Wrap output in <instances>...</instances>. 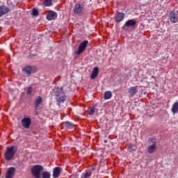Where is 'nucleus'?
Instances as JSON below:
<instances>
[{
    "label": "nucleus",
    "mask_w": 178,
    "mask_h": 178,
    "mask_svg": "<svg viewBox=\"0 0 178 178\" xmlns=\"http://www.w3.org/2000/svg\"><path fill=\"white\" fill-rule=\"evenodd\" d=\"M52 95L55 97L56 101L60 104V102H65L66 101V94L63 92V88L56 86L52 90Z\"/></svg>",
    "instance_id": "obj_1"
},
{
    "label": "nucleus",
    "mask_w": 178,
    "mask_h": 178,
    "mask_svg": "<svg viewBox=\"0 0 178 178\" xmlns=\"http://www.w3.org/2000/svg\"><path fill=\"white\" fill-rule=\"evenodd\" d=\"M16 152H17V146L16 145L8 146L6 147V151L4 154L6 161H12Z\"/></svg>",
    "instance_id": "obj_2"
},
{
    "label": "nucleus",
    "mask_w": 178,
    "mask_h": 178,
    "mask_svg": "<svg viewBox=\"0 0 178 178\" xmlns=\"http://www.w3.org/2000/svg\"><path fill=\"white\" fill-rule=\"evenodd\" d=\"M44 170V167L40 165H33L31 169V175L34 178H41V172Z\"/></svg>",
    "instance_id": "obj_3"
},
{
    "label": "nucleus",
    "mask_w": 178,
    "mask_h": 178,
    "mask_svg": "<svg viewBox=\"0 0 178 178\" xmlns=\"http://www.w3.org/2000/svg\"><path fill=\"white\" fill-rule=\"evenodd\" d=\"M87 45H88V40L82 42L78 48V51H75V54H76V55H81V54H83V52L87 49Z\"/></svg>",
    "instance_id": "obj_4"
},
{
    "label": "nucleus",
    "mask_w": 178,
    "mask_h": 178,
    "mask_svg": "<svg viewBox=\"0 0 178 178\" xmlns=\"http://www.w3.org/2000/svg\"><path fill=\"white\" fill-rule=\"evenodd\" d=\"M170 20L171 23H177L178 22V11L172 10L170 13Z\"/></svg>",
    "instance_id": "obj_5"
},
{
    "label": "nucleus",
    "mask_w": 178,
    "mask_h": 178,
    "mask_svg": "<svg viewBox=\"0 0 178 178\" xmlns=\"http://www.w3.org/2000/svg\"><path fill=\"white\" fill-rule=\"evenodd\" d=\"M21 122L24 129H30V126H31V119L30 118H24Z\"/></svg>",
    "instance_id": "obj_6"
},
{
    "label": "nucleus",
    "mask_w": 178,
    "mask_h": 178,
    "mask_svg": "<svg viewBox=\"0 0 178 178\" xmlns=\"http://www.w3.org/2000/svg\"><path fill=\"white\" fill-rule=\"evenodd\" d=\"M113 19H114L115 23H120L124 19V13L122 12L117 13Z\"/></svg>",
    "instance_id": "obj_7"
},
{
    "label": "nucleus",
    "mask_w": 178,
    "mask_h": 178,
    "mask_svg": "<svg viewBox=\"0 0 178 178\" xmlns=\"http://www.w3.org/2000/svg\"><path fill=\"white\" fill-rule=\"evenodd\" d=\"M16 173V168L14 167H10L8 169L7 172L6 174V178H12Z\"/></svg>",
    "instance_id": "obj_8"
},
{
    "label": "nucleus",
    "mask_w": 178,
    "mask_h": 178,
    "mask_svg": "<svg viewBox=\"0 0 178 178\" xmlns=\"http://www.w3.org/2000/svg\"><path fill=\"white\" fill-rule=\"evenodd\" d=\"M33 66L26 65L22 68V72L26 76H30L31 74V72H33Z\"/></svg>",
    "instance_id": "obj_9"
},
{
    "label": "nucleus",
    "mask_w": 178,
    "mask_h": 178,
    "mask_svg": "<svg viewBox=\"0 0 178 178\" xmlns=\"http://www.w3.org/2000/svg\"><path fill=\"white\" fill-rule=\"evenodd\" d=\"M46 17L47 20H55L58 17V13L54 11H49Z\"/></svg>",
    "instance_id": "obj_10"
},
{
    "label": "nucleus",
    "mask_w": 178,
    "mask_h": 178,
    "mask_svg": "<svg viewBox=\"0 0 178 178\" xmlns=\"http://www.w3.org/2000/svg\"><path fill=\"white\" fill-rule=\"evenodd\" d=\"M83 5L80 3H76L74 8V13L75 15H80L83 12Z\"/></svg>",
    "instance_id": "obj_11"
},
{
    "label": "nucleus",
    "mask_w": 178,
    "mask_h": 178,
    "mask_svg": "<svg viewBox=\"0 0 178 178\" xmlns=\"http://www.w3.org/2000/svg\"><path fill=\"white\" fill-rule=\"evenodd\" d=\"M10 10L6 6H0V17H2L3 15L9 13Z\"/></svg>",
    "instance_id": "obj_12"
},
{
    "label": "nucleus",
    "mask_w": 178,
    "mask_h": 178,
    "mask_svg": "<svg viewBox=\"0 0 178 178\" xmlns=\"http://www.w3.org/2000/svg\"><path fill=\"white\" fill-rule=\"evenodd\" d=\"M137 24V21L134 19H129L125 22V27H134Z\"/></svg>",
    "instance_id": "obj_13"
},
{
    "label": "nucleus",
    "mask_w": 178,
    "mask_h": 178,
    "mask_svg": "<svg viewBox=\"0 0 178 178\" xmlns=\"http://www.w3.org/2000/svg\"><path fill=\"white\" fill-rule=\"evenodd\" d=\"M156 149V143L153 142V144L149 145L147 148L148 154H154Z\"/></svg>",
    "instance_id": "obj_14"
},
{
    "label": "nucleus",
    "mask_w": 178,
    "mask_h": 178,
    "mask_svg": "<svg viewBox=\"0 0 178 178\" xmlns=\"http://www.w3.org/2000/svg\"><path fill=\"white\" fill-rule=\"evenodd\" d=\"M99 72V68H98V67H95L90 75V79L92 80H94L96 77H97Z\"/></svg>",
    "instance_id": "obj_15"
},
{
    "label": "nucleus",
    "mask_w": 178,
    "mask_h": 178,
    "mask_svg": "<svg viewBox=\"0 0 178 178\" xmlns=\"http://www.w3.org/2000/svg\"><path fill=\"white\" fill-rule=\"evenodd\" d=\"M60 175V168L56 167L53 170V177L58 178Z\"/></svg>",
    "instance_id": "obj_16"
},
{
    "label": "nucleus",
    "mask_w": 178,
    "mask_h": 178,
    "mask_svg": "<svg viewBox=\"0 0 178 178\" xmlns=\"http://www.w3.org/2000/svg\"><path fill=\"white\" fill-rule=\"evenodd\" d=\"M42 102V97H38L35 101V109L38 110V106H40V105H41V103Z\"/></svg>",
    "instance_id": "obj_17"
},
{
    "label": "nucleus",
    "mask_w": 178,
    "mask_h": 178,
    "mask_svg": "<svg viewBox=\"0 0 178 178\" xmlns=\"http://www.w3.org/2000/svg\"><path fill=\"white\" fill-rule=\"evenodd\" d=\"M129 94H130V95H131L132 97L137 94V86L134 87H131L129 90Z\"/></svg>",
    "instance_id": "obj_18"
},
{
    "label": "nucleus",
    "mask_w": 178,
    "mask_h": 178,
    "mask_svg": "<svg viewBox=\"0 0 178 178\" xmlns=\"http://www.w3.org/2000/svg\"><path fill=\"white\" fill-rule=\"evenodd\" d=\"M171 111L172 112V113L176 114L178 112V102H176L175 103L173 104Z\"/></svg>",
    "instance_id": "obj_19"
},
{
    "label": "nucleus",
    "mask_w": 178,
    "mask_h": 178,
    "mask_svg": "<svg viewBox=\"0 0 178 178\" xmlns=\"http://www.w3.org/2000/svg\"><path fill=\"white\" fill-rule=\"evenodd\" d=\"M137 149V146L133 144H129L128 146V151L129 152H134V151H136Z\"/></svg>",
    "instance_id": "obj_20"
},
{
    "label": "nucleus",
    "mask_w": 178,
    "mask_h": 178,
    "mask_svg": "<svg viewBox=\"0 0 178 178\" xmlns=\"http://www.w3.org/2000/svg\"><path fill=\"white\" fill-rule=\"evenodd\" d=\"M63 126H65L66 129H72L73 128V123L69 122H65L63 123Z\"/></svg>",
    "instance_id": "obj_21"
},
{
    "label": "nucleus",
    "mask_w": 178,
    "mask_h": 178,
    "mask_svg": "<svg viewBox=\"0 0 178 178\" xmlns=\"http://www.w3.org/2000/svg\"><path fill=\"white\" fill-rule=\"evenodd\" d=\"M112 98V92L106 91L104 93V99H111Z\"/></svg>",
    "instance_id": "obj_22"
},
{
    "label": "nucleus",
    "mask_w": 178,
    "mask_h": 178,
    "mask_svg": "<svg viewBox=\"0 0 178 178\" xmlns=\"http://www.w3.org/2000/svg\"><path fill=\"white\" fill-rule=\"evenodd\" d=\"M92 172L91 171L83 172L81 175V178H90Z\"/></svg>",
    "instance_id": "obj_23"
},
{
    "label": "nucleus",
    "mask_w": 178,
    "mask_h": 178,
    "mask_svg": "<svg viewBox=\"0 0 178 178\" xmlns=\"http://www.w3.org/2000/svg\"><path fill=\"white\" fill-rule=\"evenodd\" d=\"M42 178H51V172L44 171L41 174Z\"/></svg>",
    "instance_id": "obj_24"
},
{
    "label": "nucleus",
    "mask_w": 178,
    "mask_h": 178,
    "mask_svg": "<svg viewBox=\"0 0 178 178\" xmlns=\"http://www.w3.org/2000/svg\"><path fill=\"white\" fill-rule=\"evenodd\" d=\"M43 5L44 6H52V0H44Z\"/></svg>",
    "instance_id": "obj_25"
},
{
    "label": "nucleus",
    "mask_w": 178,
    "mask_h": 178,
    "mask_svg": "<svg viewBox=\"0 0 178 178\" xmlns=\"http://www.w3.org/2000/svg\"><path fill=\"white\" fill-rule=\"evenodd\" d=\"M94 113H95V107L93 106V107H90L89 108V110H88V114L90 115V116H92V115H94Z\"/></svg>",
    "instance_id": "obj_26"
},
{
    "label": "nucleus",
    "mask_w": 178,
    "mask_h": 178,
    "mask_svg": "<svg viewBox=\"0 0 178 178\" xmlns=\"http://www.w3.org/2000/svg\"><path fill=\"white\" fill-rule=\"evenodd\" d=\"M32 16H35V17L38 16V10H37V8H33Z\"/></svg>",
    "instance_id": "obj_27"
},
{
    "label": "nucleus",
    "mask_w": 178,
    "mask_h": 178,
    "mask_svg": "<svg viewBox=\"0 0 178 178\" xmlns=\"http://www.w3.org/2000/svg\"><path fill=\"white\" fill-rule=\"evenodd\" d=\"M33 92V88L32 87H29L27 89V95H30Z\"/></svg>",
    "instance_id": "obj_28"
},
{
    "label": "nucleus",
    "mask_w": 178,
    "mask_h": 178,
    "mask_svg": "<svg viewBox=\"0 0 178 178\" xmlns=\"http://www.w3.org/2000/svg\"><path fill=\"white\" fill-rule=\"evenodd\" d=\"M104 143H108V140H104Z\"/></svg>",
    "instance_id": "obj_29"
},
{
    "label": "nucleus",
    "mask_w": 178,
    "mask_h": 178,
    "mask_svg": "<svg viewBox=\"0 0 178 178\" xmlns=\"http://www.w3.org/2000/svg\"><path fill=\"white\" fill-rule=\"evenodd\" d=\"M94 170H95V168H92V171H94Z\"/></svg>",
    "instance_id": "obj_30"
},
{
    "label": "nucleus",
    "mask_w": 178,
    "mask_h": 178,
    "mask_svg": "<svg viewBox=\"0 0 178 178\" xmlns=\"http://www.w3.org/2000/svg\"><path fill=\"white\" fill-rule=\"evenodd\" d=\"M152 79H155V76H152Z\"/></svg>",
    "instance_id": "obj_31"
},
{
    "label": "nucleus",
    "mask_w": 178,
    "mask_h": 178,
    "mask_svg": "<svg viewBox=\"0 0 178 178\" xmlns=\"http://www.w3.org/2000/svg\"><path fill=\"white\" fill-rule=\"evenodd\" d=\"M36 115H38V112H36Z\"/></svg>",
    "instance_id": "obj_32"
}]
</instances>
